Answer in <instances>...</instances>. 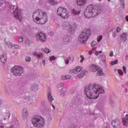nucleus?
Returning <instances> with one entry per match:
<instances>
[{
  "label": "nucleus",
  "instance_id": "1",
  "mask_svg": "<svg viewBox=\"0 0 128 128\" xmlns=\"http://www.w3.org/2000/svg\"><path fill=\"white\" fill-rule=\"evenodd\" d=\"M85 94L88 98L90 100L98 98L100 94H104V90L100 85L94 84L92 86L90 85L85 88Z\"/></svg>",
  "mask_w": 128,
  "mask_h": 128
},
{
  "label": "nucleus",
  "instance_id": "2",
  "mask_svg": "<svg viewBox=\"0 0 128 128\" xmlns=\"http://www.w3.org/2000/svg\"><path fill=\"white\" fill-rule=\"evenodd\" d=\"M33 20L38 24H44L48 22V16L44 10L38 9L32 14Z\"/></svg>",
  "mask_w": 128,
  "mask_h": 128
},
{
  "label": "nucleus",
  "instance_id": "3",
  "mask_svg": "<svg viewBox=\"0 0 128 128\" xmlns=\"http://www.w3.org/2000/svg\"><path fill=\"white\" fill-rule=\"evenodd\" d=\"M97 12L98 10L96 9V7L92 4H91L87 6L84 12V14L86 18H94L96 16H98Z\"/></svg>",
  "mask_w": 128,
  "mask_h": 128
},
{
  "label": "nucleus",
  "instance_id": "4",
  "mask_svg": "<svg viewBox=\"0 0 128 128\" xmlns=\"http://www.w3.org/2000/svg\"><path fill=\"white\" fill-rule=\"evenodd\" d=\"M92 36V31L88 29H84L80 34L78 40L81 44H85L88 42L90 36Z\"/></svg>",
  "mask_w": 128,
  "mask_h": 128
},
{
  "label": "nucleus",
  "instance_id": "5",
  "mask_svg": "<svg viewBox=\"0 0 128 128\" xmlns=\"http://www.w3.org/2000/svg\"><path fill=\"white\" fill-rule=\"evenodd\" d=\"M32 124L34 128H42L44 126V119L40 116H35L32 120Z\"/></svg>",
  "mask_w": 128,
  "mask_h": 128
},
{
  "label": "nucleus",
  "instance_id": "6",
  "mask_svg": "<svg viewBox=\"0 0 128 128\" xmlns=\"http://www.w3.org/2000/svg\"><path fill=\"white\" fill-rule=\"evenodd\" d=\"M62 28L68 30L71 34H74L76 28V23H70L68 22H65L62 24Z\"/></svg>",
  "mask_w": 128,
  "mask_h": 128
},
{
  "label": "nucleus",
  "instance_id": "7",
  "mask_svg": "<svg viewBox=\"0 0 128 128\" xmlns=\"http://www.w3.org/2000/svg\"><path fill=\"white\" fill-rule=\"evenodd\" d=\"M57 14L64 20H66L70 18L68 10L64 7H59L57 10Z\"/></svg>",
  "mask_w": 128,
  "mask_h": 128
},
{
  "label": "nucleus",
  "instance_id": "8",
  "mask_svg": "<svg viewBox=\"0 0 128 128\" xmlns=\"http://www.w3.org/2000/svg\"><path fill=\"white\" fill-rule=\"evenodd\" d=\"M89 70L92 72H98V76H104V73L102 72V69L100 68V66H98V65H96L94 64L90 65L89 66Z\"/></svg>",
  "mask_w": 128,
  "mask_h": 128
},
{
  "label": "nucleus",
  "instance_id": "9",
  "mask_svg": "<svg viewBox=\"0 0 128 128\" xmlns=\"http://www.w3.org/2000/svg\"><path fill=\"white\" fill-rule=\"evenodd\" d=\"M11 72L14 76H20L24 72V68L20 66H14L11 69Z\"/></svg>",
  "mask_w": 128,
  "mask_h": 128
},
{
  "label": "nucleus",
  "instance_id": "10",
  "mask_svg": "<svg viewBox=\"0 0 128 128\" xmlns=\"http://www.w3.org/2000/svg\"><path fill=\"white\" fill-rule=\"evenodd\" d=\"M14 18H17V20H20V22H22V16L20 10L16 8L14 11Z\"/></svg>",
  "mask_w": 128,
  "mask_h": 128
},
{
  "label": "nucleus",
  "instance_id": "11",
  "mask_svg": "<svg viewBox=\"0 0 128 128\" xmlns=\"http://www.w3.org/2000/svg\"><path fill=\"white\" fill-rule=\"evenodd\" d=\"M37 40L42 42H44L46 40V36L42 32H40L36 35Z\"/></svg>",
  "mask_w": 128,
  "mask_h": 128
},
{
  "label": "nucleus",
  "instance_id": "12",
  "mask_svg": "<svg viewBox=\"0 0 128 128\" xmlns=\"http://www.w3.org/2000/svg\"><path fill=\"white\" fill-rule=\"evenodd\" d=\"M112 126L114 128H120V121L116 119L112 121Z\"/></svg>",
  "mask_w": 128,
  "mask_h": 128
},
{
  "label": "nucleus",
  "instance_id": "13",
  "mask_svg": "<svg viewBox=\"0 0 128 128\" xmlns=\"http://www.w3.org/2000/svg\"><path fill=\"white\" fill-rule=\"evenodd\" d=\"M0 60L3 64H6V60H8V58H6V53H3L0 56Z\"/></svg>",
  "mask_w": 128,
  "mask_h": 128
},
{
  "label": "nucleus",
  "instance_id": "14",
  "mask_svg": "<svg viewBox=\"0 0 128 128\" xmlns=\"http://www.w3.org/2000/svg\"><path fill=\"white\" fill-rule=\"evenodd\" d=\"M82 66H76L75 68L74 69L71 70L72 72H73V74H78L80 72H82Z\"/></svg>",
  "mask_w": 128,
  "mask_h": 128
},
{
  "label": "nucleus",
  "instance_id": "15",
  "mask_svg": "<svg viewBox=\"0 0 128 128\" xmlns=\"http://www.w3.org/2000/svg\"><path fill=\"white\" fill-rule=\"evenodd\" d=\"M28 116V109L24 108L22 110V117L23 118H26Z\"/></svg>",
  "mask_w": 128,
  "mask_h": 128
},
{
  "label": "nucleus",
  "instance_id": "16",
  "mask_svg": "<svg viewBox=\"0 0 128 128\" xmlns=\"http://www.w3.org/2000/svg\"><path fill=\"white\" fill-rule=\"evenodd\" d=\"M88 71H82L77 76V78H82L84 76H86L88 74Z\"/></svg>",
  "mask_w": 128,
  "mask_h": 128
},
{
  "label": "nucleus",
  "instance_id": "17",
  "mask_svg": "<svg viewBox=\"0 0 128 128\" xmlns=\"http://www.w3.org/2000/svg\"><path fill=\"white\" fill-rule=\"evenodd\" d=\"M34 56H37V58H40V59H42V58H44V55H42V52H34Z\"/></svg>",
  "mask_w": 128,
  "mask_h": 128
},
{
  "label": "nucleus",
  "instance_id": "18",
  "mask_svg": "<svg viewBox=\"0 0 128 128\" xmlns=\"http://www.w3.org/2000/svg\"><path fill=\"white\" fill-rule=\"evenodd\" d=\"M72 13L73 14H75V16H78L80 14V9H73L72 10Z\"/></svg>",
  "mask_w": 128,
  "mask_h": 128
},
{
  "label": "nucleus",
  "instance_id": "19",
  "mask_svg": "<svg viewBox=\"0 0 128 128\" xmlns=\"http://www.w3.org/2000/svg\"><path fill=\"white\" fill-rule=\"evenodd\" d=\"M86 2V0H77V4L78 6H84Z\"/></svg>",
  "mask_w": 128,
  "mask_h": 128
},
{
  "label": "nucleus",
  "instance_id": "20",
  "mask_svg": "<svg viewBox=\"0 0 128 128\" xmlns=\"http://www.w3.org/2000/svg\"><path fill=\"white\" fill-rule=\"evenodd\" d=\"M48 2L50 4V6H56L58 4V1L56 0H48Z\"/></svg>",
  "mask_w": 128,
  "mask_h": 128
},
{
  "label": "nucleus",
  "instance_id": "21",
  "mask_svg": "<svg viewBox=\"0 0 128 128\" xmlns=\"http://www.w3.org/2000/svg\"><path fill=\"white\" fill-rule=\"evenodd\" d=\"M126 33H123L120 35V39L122 42H126Z\"/></svg>",
  "mask_w": 128,
  "mask_h": 128
},
{
  "label": "nucleus",
  "instance_id": "22",
  "mask_svg": "<svg viewBox=\"0 0 128 128\" xmlns=\"http://www.w3.org/2000/svg\"><path fill=\"white\" fill-rule=\"evenodd\" d=\"M48 102L52 104V102L54 100V98H52V93H50V92H48Z\"/></svg>",
  "mask_w": 128,
  "mask_h": 128
},
{
  "label": "nucleus",
  "instance_id": "23",
  "mask_svg": "<svg viewBox=\"0 0 128 128\" xmlns=\"http://www.w3.org/2000/svg\"><path fill=\"white\" fill-rule=\"evenodd\" d=\"M31 90H34V92H36L38 90V86L36 84H34L31 86Z\"/></svg>",
  "mask_w": 128,
  "mask_h": 128
},
{
  "label": "nucleus",
  "instance_id": "24",
  "mask_svg": "<svg viewBox=\"0 0 128 128\" xmlns=\"http://www.w3.org/2000/svg\"><path fill=\"white\" fill-rule=\"evenodd\" d=\"M70 36H65L63 38V40L65 42H70Z\"/></svg>",
  "mask_w": 128,
  "mask_h": 128
},
{
  "label": "nucleus",
  "instance_id": "25",
  "mask_svg": "<svg viewBox=\"0 0 128 128\" xmlns=\"http://www.w3.org/2000/svg\"><path fill=\"white\" fill-rule=\"evenodd\" d=\"M122 122L124 124V126H126L128 124V120L126 119V118H123L122 120Z\"/></svg>",
  "mask_w": 128,
  "mask_h": 128
},
{
  "label": "nucleus",
  "instance_id": "26",
  "mask_svg": "<svg viewBox=\"0 0 128 128\" xmlns=\"http://www.w3.org/2000/svg\"><path fill=\"white\" fill-rule=\"evenodd\" d=\"M96 44H98V42L96 41H92L91 43V46L92 48L95 46Z\"/></svg>",
  "mask_w": 128,
  "mask_h": 128
},
{
  "label": "nucleus",
  "instance_id": "27",
  "mask_svg": "<svg viewBox=\"0 0 128 128\" xmlns=\"http://www.w3.org/2000/svg\"><path fill=\"white\" fill-rule=\"evenodd\" d=\"M118 62V60H116L112 62H111L112 66H114V64H116Z\"/></svg>",
  "mask_w": 128,
  "mask_h": 128
},
{
  "label": "nucleus",
  "instance_id": "28",
  "mask_svg": "<svg viewBox=\"0 0 128 128\" xmlns=\"http://www.w3.org/2000/svg\"><path fill=\"white\" fill-rule=\"evenodd\" d=\"M102 40V36H100L98 37L97 42H100V40Z\"/></svg>",
  "mask_w": 128,
  "mask_h": 128
},
{
  "label": "nucleus",
  "instance_id": "29",
  "mask_svg": "<svg viewBox=\"0 0 128 128\" xmlns=\"http://www.w3.org/2000/svg\"><path fill=\"white\" fill-rule=\"evenodd\" d=\"M18 42H24V38L22 36H20L19 37L18 40Z\"/></svg>",
  "mask_w": 128,
  "mask_h": 128
},
{
  "label": "nucleus",
  "instance_id": "30",
  "mask_svg": "<svg viewBox=\"0 0 128 128\" xmlns=\"http://www.w3.org/2000/svg\"><path fill=\"white\" fill-rule=\"evenodd\" d=\"M12 48H16V50H18L20 48V46L16 44H14L12 46Z\"/></svg>",
  "mask_w": 128,
  "mask_h": 128
},
{
  "label": "nucleus",
  "instance_id": "31",
  "mask_svg": "<svg viewBox=\"0 0 128 128\" xmlns=\"http://www.w3.org/2000/svg\"><path fill=\"white\" fill-rule=\"evenodd\" d=\"M80 58H81L80 62H84V55H81Z\"/></svg>",
  "mask_w": 128,
  "mask_h": 128
},
{
  "label": "nucleus",
  "instance_id": "32",
  "mask_svg": "<svg viewBox=\"0 0 128 128\" xmlns=\"http://www.w3.org/2000/svg\"><path fill=\"white\" fill-rule=\"evenodd\" d=\"M118 73L120 76H122L124 74V72H122V70H118Z\"/></svg>",
  "mask_w": 128,
  "mask_h": 128
},
{
  "label": "nucleus",
  "instance_id": "33",
  "mask_svg": "<svg viewBox=\"0 0 128 128\" xmlns=\"http://www.w3.org/2000/svg\"><path fill=\"white\" fill-rule=\"evenodd\" d=\"M102 51H96L95 52V54L96 56H98L100 54H102Z\"/></svg>",
  "mask_w": 128,
  "mask_h": 128
},
{
  "label": "nucleus",
  "instance_id": "34",
  "mask_svg": "<svg viewBox=\"0 0 128 128\" xmlns=\"http://www.w3.org/2000/svg\"><path fill=\"white\" fill-rule=\"evenodd\" d=\"M50 62H52V60H56V56H52L50 57Z\"/></svg>",
  "mask_w": 128,
  "mask_h": 128
},
{
  "label": "nucleus",
  "instance_id": "35",
  "mask_svg": "<svg viewBox=\"0 0 128 128\" xmlns=\"http://www.w3.org/2000/svg\"><path fill=\"white\" fill-rule=\"evenodd\" d=\"M66 75H63L61 76V78L62 80H66Z\"/></svg>",
  "mask_w": 128,
  "mask_h": 128
},
{
  "label": "nucleus",
  "instance_id": "36",
  "mask_svg": "<svg viewBox=\"0 0 128 128\" xmlns=\"http://www.w3.org/2000/svg\"><path fill=\"white\" fill-rule=\"evenodd\" d=\"M50 49L48 48H45V50H44V52L46 54H48L50 52Z\"/></svg>",
  "mask_w": 128,
  "mask_h": 128
},
{
  "label": "nucleus",
  "instance_id": "37",
  "mask_svg": "<svg viewBox=\"0 0 128 128\" xmlns=\"http://www.w3.org/2000/svg\"><path fill=\"white\" fill-rule=\"evenodd\" d=\"M31 60H32V58H30V57H26V62H30Z\"/></svg>",
  "mask_w": 128,
  "mask_h": 128
},
{
  "label": "nucleus",
  "instance_id": "38",
  "mask_svg": "<svg viewBox=\"0 0 128 128\" xmlns=\"http://www.w3.org/2000/svg\"><path fill=\"white\" fill-rule=\"evenodd\" d=\"M101 59H102V62H106V56H102L101 57Z\"/></svg>",
  "mask_w": 128,
  "mask_h": 128
},
{
  "label": "nucleus",
  "instance_id": "39",
  "mask_svg": "<svg viewBox=\"0 0 128 128\" xmlns=\"http://www.w3.org/2000/svg\"><path fill=\"white\" fill-rule=\"evenodd\" d=\"M24 98L25 100H30V96H24Z\"/></svg>",
  "mask_w": 128,
  "mask_h": 128
},
{
  "label": "nucleus",
  "instance_id": "40",
  "mask_svg": "<svg viewBox=\"0 0 128 128\" xmlns=\"http://www.w3.org/2000/svg\"><path fill=\"white\" fill-rule=\"evenodd\" d=\"M122 68L124 72H125V74H126V66H123Z\"/></svg>",
  "mask_w": 128,
  "mask_h": 128
},
{
  "label": "nucleus",
  "instance_id": "41",
  "mask_svg": "<svg viewBox=\"0 0 128 128\" xmlns=\"http://www.w3.org/2000/svg\"><path fill=\"white\" fill-rule=\"evenodd\" d=\"M72 78V76L70 75H66V80H70Z\"/></svg>",
  "mask_w": 128,
  "mask_h": 128
},
{
  "label": "nucleus",
  "instance_id": "42",
  "mask_svg": "<svg viewBox=\"0 0 128 128\" xmlns=\"http://www.w3.org/2000/svg\"><path fill=\"white\" fill-rule=\"evenodd\" d=\"M117 32H120V26H118L116 29Z\"/></svg>",
  "mask_w": 128,
  "mask_h": 128
},
{
  "label": "nucleus",
  "instance_id": "43",
  "mask_svg": "<svg viewBox=\"0 0 128 128\" xmlns=\"http://www.w3.org/2000/svg\"><path fill=\"white\" fill-rule=\"evenodd\" d=\"M112 36H114V38H116V32H113V33H112Z\"/></svg>",
  "mask_w": 128,
  "mask_h": 128
},
{
  "label": "nucleus",
  "instance_id": "44",
  "mask_svg": "<svg viewBox=\"0 0 128 128\" xmlns=\"http://www.w3.org/2000/svg\"><path fill=\"white\" fill-rule=\"evenodd\" d=\"M110 56H114V52H110Z\"/></svg>",
  "mask_w": 128,
  "mask_h": 128
},
{
  "label": "nucleus",
  "instance_id": "45",
  "mask_svg": "<svg viewBox=\"0 0 128 128\" xmlns=\"http://www.w3.org/2000/svg\"><path fill=\"white\" fill-rule=\"evenodd\" d=\"M69 63H70V60H66V64H68Z\"/></svg>",
  "mask_w": 128,
  "mask_h": 128
},
{
  "label": "nucleus",
  "instance_id": "46",
  "mask_svg": "<svg viewBox=\"0 0 128 128\" xmlns=\"http://www.w3.org/2000/svg\"><path fill=\"white\" fill-rule=\"evenodd\" d=\"M42 64H43L44 66L46 65V60H42Z\"/></svg>",
  "mask_w": 128,
  "mask_h": 128
},
{
  "label": "nucleus",
  "instance_id": "47",
  "mask_svg": "<svg viewBox=\"0 0 128 128\" xmlns=\"http://www.w3.org/2000/svg\"><path fill=\"white\" fill-rule=\"evenodd\" d=\"M4 128V124H2L1 126H0V128Z\"/></svg>",
  "mask_w": 128,
  "mask_h": 128
},
{
  "label": "nucleus",
  "instance_id": "48",
  "mask_svg": "<svg viewBox=\"0 0 128 128\" xmlns=\"http://www.w3.org/2000/svg\"><path fill=\"white\" fill-rule=\"evenodd\" d=\"M92 50H94V51L96 50V48L94 47V48H92Z\"/></svg>",
  "mask_w": 128,
  "mask_h": 128
},
{
  "label": "nucleus",
  "instance_id": "49",
  "mask_svg": "<svg viewBox=\"0 0 128 128\" xmlns=\"http://www.w3.org/2000/svg\"><path fill=\"white\" fill-rule=\"evenodd\" d=\"M88 54H92V50L89 51Z\"/></svg>",
  "mask_w": 128,
  "mask_h": 128
},
{
  "label": "nucleus",
  "instance_id": "50",
  "mask_svg": "<svg viewBox=\"0 0 128 128\" xmlns=\"http://www.w3.org/2000/svg\"><path fill=\"white\" fill-rule=\"evenodd\" d=\"M72 60V58L69 56V57L68 58L67 60Z\"/></svg>",
  "mask_w": 128,
  "mask_h": 128
},
{
  "label": "nucleus",
  "instance_id": "51",
  "mask_svg": "<svg viewBox=\"0 0 128 128\" xmlns=\"http://www.w3.org/2000/svg\"><path fill=\"white\" fill-rule=\"evenodd\" d=\"M126 120H128V114H126Z\"/></svg>",
  "mask_w": 128,
  "mask_h": 128
},
{
  "label": "nucleus",
  "instance_id": "52",
  "mask_svg": "<svg viewBox=\"0 0 128 128\" xmlns=\"http://www.w3.org/2000/svg\"><path fill=\"white\" fill-rule=\"evenodd\" d=\"M120 2H122V4H124V0H120Z\"/></svg>",
  "mask_w": 128,
  "mask_h": 128
},
{
  "label": "nucleus",
  "instance_id": "53",
  "mask_svg": "<svg viewBox=\"0 0 128 128\" xmlns=\"http://www.w3.org/2000/svg\"><path fill=\"white\" fill-rule=\"evenodd\" d=\"M126 22H128V16H126Z\"/></svg>",
  "mask_w": 128,
  "mask_h": 128
},
{
  "label": "nucleus",
  "instance_id": "54",
  "mask_svg": "<svg viewBox=\"0 0 128 128\" xmlns=\"http://www.w3.org/2000/svg\"><path fill=\"white\" fill-rule=\"evenodd\" d=\"M52 106L54 110V108H56V107L54 106V105L52 104Z\"/></svg>",
  "mask_w": 128,
  "mask_h": 128
},
{
  "label": "nucleus",
  "instance_id": "55",
  "mask_svg": "<svg viewBox=\"0 0 128 128\" xmlns=\"http://www.w3.org/2000/svg\"><path fill=\"white\" fill-rule=\"evenodd\" d=\"M2 104V101L1 100H0V104Z\"/></svg>",
  "mask_w": 128,
  "mask_h": 128
},
{
  "label": "nucleus",
  "instance_id": "56",
  "mask_svg": "<svg viewBox=\"0 0 128 128\" xmlns=\"http://www.w3.org/2000/svg\"><path fill=\"white\" fill-rule=\"evenodd\" d=\"M10 114H9V116H8V118H10Z\"/></svg>",
  "mask_w": 128,
  "mask_h": 128
},
{
  "label": "nucleus",
  "instance_id": "57",
  "mask_svg": "<svg viewBox=\"0 0 128 128\" xmlns=\"http://www.w3.org/2000/svg\"><path fill=\"white\" fill-rule=\"evenodd\" d=\"M108 2H110V0H108Z\"/></svg>",
  "mask_w": 128,
  "mask_h": 128
},
{
  "label": "nucleus",
  "instance_id": "58",
  "mask_svg": "<svg viewBox=\"0 0 128 128\" xmlns=\"http://www.w3.org/2000/svg\"><path fill=\"white\" fill-rule=\"evenodd\" d=\"M10 128H14V126L10 127Z\"/></svg>",
  "mask_w": 128,
  "mask_h": 128
},
{
  "label": "nucleus",
  "instance_id": "59",
  "mask_svg": "<svg viewBox=\"0 0 128 128\" xmlns=\"http://www.w3.org/2000/svg\"><path fill=\"white\" fill-rule=\"evenodd\" d=\"M100 2H101V0H98Z\"/></svg>",
  "mask_w": 128,
  "mask_h": 128
},
{
  "label": "nucleus",
  "instance_id": "60",
  "mask_svg": "<svg viewBox=\"0 0 128 128\" xmlns=\"http://www.w3.org/2000/svg\"><path fill=\"white\" fill-rule=\"evenodd\" d=\"M4 120H6V118H4Z\"/></svg>",
  "mask_w": 128,
  "mask_h": 128
}]
</instances>
